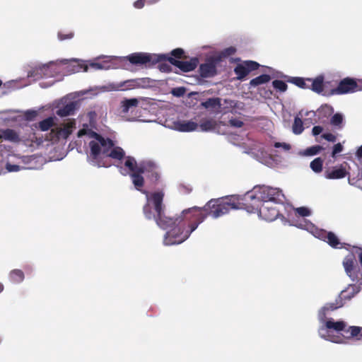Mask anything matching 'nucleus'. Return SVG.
<instances>
[{
	"instance_id": "1",
	"label": "nucleus",
	"mask_w": 362,
	"mask_h": 362,
	"mask_svg": "<svg viewBox=\"0 0 362 362\" xmlns=\"http://www.w3.org/2000/svg\"><path fill=\"white\" fill-rule=\"evenodd\" d=\"M163 198V191L154 192L148 199V203L144 206L143 213L146 219L154 220L161 229H169L164 236L165 245L180 244L185 241L207 216L217 218L232 209H245L242 197L231 195L211 199L202 208L194 206L171 217L165 214Z\"/></svg>"
},
{
	"instance_id": "2",
	"label": "nucleus",
	"mask_w": 362,
	"mask_h": 362,
	"mask_svg": "<svg viewBox=\"0 0 362 362\" xmlns=\"http://www.w3.org/2000/svg\"><path fill=\"white\" fill-rule=\"evenodd\" d=\"M245 209L249 213H256L258 206L263 203H283L284 195L279 188L269 186H256L252 191L242 197Z\"/></svg>"
},
{
	"instance_id": "3",
	"label": "nucleus",
	"mask_w": 362,
	"mask_h": 362,
	"mask_svg": "<svg viewBox=\"0 0 362 362\" xmlns=\"http://www.w3.org/2000/svg\"><path fill=\"white\" fill-rule=\"evenodd\" d=\"M95 140L89 142L90 156L92 162L97 163L100 153L114 160H122L124 158L125 152L120 146H115L111 139L103 136L96 132L93 133Z\"/></svg>"
},
{
	"instance_id": "4",
	"label": "nucleus",
	"mask_w": 362,
	"mask_h": 362,
	"mask_svg": "<svg viewBox=\"0 0 362 362\" xmlns=\"http://www.w3.org/2000/svg\"><path fill=\"white\" fill-rule=\"evenodd\" d=\"M124 158L126 159L124 166L130 171L129 175L134 187L146 196L147 202L144 205L146 206L148 203V199L151 197V195L154 193L153 192L149 194L148 192L142 189V187L144 185V178L142 176V174L145 173V170H147L145 166L146 161H142L137 164L136 160L134 157L129 156L127 157L124 156Z\"/></svg>"
},
{
	"instance_id": "5",
	"label": "nucleus",
	"mask_w": 362,
	"mask_h": 362,
	"mask_svg": "<svg viewBox=\"0 0 362 362\" xmlns=\"http://www.w3.org/2000/svg\"><path fill=\"white\" fill-rule=\"evenodd\" d=\"M187 58L183 49L176 48L172 50L169 54H166V58L164 60H167L171 65L185 73L194 70L199 64L197 57H192L189 61L180 60Z\"/></svg>"
},
{
	"instance_id": "6",
	"label": "nucleus",
	"mask_w": 362,
	"mask_h": 362,
	"mask_svg": "<svg viewBox=\"0 0 362 362\" xmlns=\"http://www.w3.org/2000/svg\"><path fill=\"white\" fill-rule=\"evenodd\" d=\"M358 292V288L355 285H350L348 288L341 291L339 296L333 303H326L319 313V318L321 321L326 317L327 312L333 311L341 308L346 300H351Z\"/></svg>"
},
{
	"instance_id": "7",
	"label": "nucleus",
	"mask_w": 362,
	"mask_h": 362,
	"mask_svg": "<svg viewBox=\"0 0 362 362\" xmlns=\"http://www.w3.org/2000/svg\"><path fill=\"white\" fill-rule=\"evenodd\" d=\"M127 59L134 65L152 66L166 58V54H156L146 52H135L126 57Z\"/></svg>"
},
{
	"instance_id": "8",
	"label": "nucleus",
	"mask_w": 362,
	"mask_h": 362,
	"mask_svg": "<svg viewBox=\"0 0 362 362\" xmlns=\"http://www.w3.org/2000/svg\"><path fill=\"white\" fill-rule=\"evenodd\" d=\"M362 90V78L350 77L341 80L337 88L331 90L332 95H344Z\"/></svg>"
},
{
	"instance_id": "9",
	"label": "nucleus",
	"mask_w": 362,
	"mask_h": 362,
	"mask_svg": "<svg viewBox=\"0 0 362 362\" xmlns=\"http://www.w3.org/2000/svg\"><path fill=\"white\" fill-rule=\"evenodd\" d=\"M346 324L345 322L342 320L334 322L332 318L327 320L325 322V326L320 327L319 329V334L320 337L325 339L329 340L332 342L335 343H341V339H339V337H334L330 334L325 335L322 332L326 330L333 329L337 332H344L346 334H349V332H347Z\"/></svg>"
},
{
	"instance_id": "10",
	"label": "nucleus",
	"mask_w": 362,
	"mask_h": 362,
	"mask_svg": "<svg viewBox=\"0 0 362 362\" xmlns=\"http://www.w3.org/2000/svg\"><path fill=\"white\" fill-rule=\"evenodd\" d=\"M343 266L346 274L353 280H357L362 274L361 269L358 264L354 254L346 255L343 260Z\"/></svg>"
},
{
	"instance_id": "11",
	"label": "nucleus",
	"mask_w": 362,
	"mask_h": 362,
	"mask_svg": "<svg viewBox=\"0 0 362 362\" xmlns=\"http://www.w3.org/2000/svg\"><path fill=\"white\" fill-rule=\"evenodd\" d=\"M220 59L214 56L207 58L204 63L201 64L199 67V74L203 78H212L217 74V65Z\"/></svg>"
},
{
	"instance_id": "12",
	"label": "nucleus",
	"mask_w": 362,
	"mask_h": 362,
	"mask_svg": "<svg viewBox=\"0 0 362 362\" xmlns=\"http://www.w3.org/2000/svg\"><path fill=\"white\" fill-rule=\"evenodd\" d=\"M260 65L255 61L247 60L238 64L234 69L237 78L240 81L244 80L252 71L259 69Z\"/></svg>"
},
{
	"instance_id": "13",
	"label": "nucleus",
	"mask_w": 362,
	"mask_h": 362,
	"mask_svg": "<svg viewBox=\"0 0 362 362\" xmlns=\"http://www.w3.org/2000/svg\"><path fill=\"white\" fill-rule=\"evenodd\" d=\"M76 123L71 120L65 123L62 127H56L52 129L50 132V140L59 141L60 139H67L72 133V129Z\"/></svg>"
},
{
	"instance_id": "14",
	"label": "nucleus",
	"mask_w": 362,
	"mask_h": 362,
	"mask_svg": "<svg viewBox=\"0 0 362 362\" xmlns=\"http://www.w3.org/2000/svg\"><path fill=\"white\" fill-rule=\"evenodd\" d=\"M256 212L267 221H274L279 215V211L274 204L270 203H262L258 206Z\"/></svg>"
},
{
	"instance_id": "15",
	"label": "nucleus",
	"mask_w": 362,
	"mask_h": 362,
	"mask_svg": "<svg viewBox=\"0 0 362 362\" xmlns=\"http://www.w3.org/2000/svg\"><path fill=\"white\" fill-rule=\"evenodd\" d=\"M347 163L334 166L330 171H327L325 173V177L329 180H337L345 177L349 175V172L346 170Z\"/></svg>"
},
{
	"instance_id": "16",
	"label": "nucleus",
	"mask_w": 362,
	"mask_h": 362,
	"mask_svg": "<svg viewBox=\"0 0 362 362\" xmlns=\"http://www.w3.org/2000/svg\"><path fill=\"white\" fill-rule=\"evenodd\" d=\"M145 166L147 170H145L144 174L147 175L148 178H149L152 182L156 183L160 179L157 166L151 161H146Z\"/></svg>"
},
{
	"instance_id": "17",
	"label": "nucleus",
	"mask_w": 362,
	"mask_h": 362,
	"mask_svg": "<svg viewBox=\"0 0 362 362\" xmlns=\"http://www.w3.org/2000/svg\"><path fill=\"white\" fill-rule=\"evenodd\" d=\"M175 127L180 132H189L196 130L198 124L193 121H179L175 123Z\"/></svg>"
},
{
	"instance_id": "18",
	"label": "nucleus",
	"mask_w": 362,
	"mask_h": 362,
	"mask_svg": "<svg viewBox=\"0 0 362 362\" xmlns=\"http://www.w3.org/2000/svg\"><path fill=\"white\" fill-rule=\"evenodd\" d=\"M76 110V103L70 102L68 104L58 109L56 112L57 115L59 117H66L73 115Z\"/></svg>"
},
{
	"instance_id": "19",
	"label": "nucleus",
	"mask_w": 362,
	"mask_h": 362,
	"mask_svg": "<svg viewBox=\"0 0 362 362\" xmlns=\"http://www.w3.org/2000/svg\"><path fill=\"white\" fill-rule=\"evenodd\" d=\"M2 140L18 142L20 141V138L16 131L11 129H6L0 132V141Z\"/></svg>"
},
{
	"instance_id": "20",
	"label": "nucleus",
	"mask_w": 362,
	"mask_h": 362,
	"mask_svg": "<svg viewBox=\"0 0 362 362\" xmlns=\"http://www.w3.org/2000/svg\"><path fill=\"white\" fill-rule=\"evenodd\" d=\"M323 81L324 78L322 76H318L314 80L307 78V81L310 83L309 88H310L312 90L317 93H320L323 91Z\"/></svg>"
},
{
	"instance_id": "21",
	"label": "nucleus",
	"mask_w": 362,
	"mask_h": 362,
	"mask_svg": "<svg viewBox=\"0 0 362 362\" xmlns=\"http://www.w3.org/2000/svg\"><path fill=\"white\" fill-rule=\"evenodd\" d=\"M199 126L202 132H209L214 130L217 127L218 124L214 119H202Z\"/></svg>"
},
{
	"instance_id": "22",
	"label": "nucleus",
	"mask_w": 362,
	"mask_h": 362,
	"mask_svg": "<svg viewBox=\"0 0 362 362\" xmlns=\"http://www.w3.org/2000/svg\"><path fill=\"white\" fill-rule=\"evenodd\" d=\"M201 105L206 109H219L221 106L219 98H211L202 102Z\"/></svg>"
},
{
	"instance_id": "23",
	"label": "nucleus",
	"mask_w": 362,
	"mask_h": 362,
	"mask_svg": "<svg viewBox=\"0 0 362 362\" xmlns=\"http://www.w3.org/2000/svg\"><path fill=\"white\" fill-rule=\"evenodd\" d=\"M9 279L11 282L15 284H19L24 280L25 275L22 270L16 269L10 272Z\"/></svg>"
},
{
	"instance_id": "24",
	"label": "nucleus",
	"mask_w": 362,
	"mask_h": 362,
	"mask_svg": "<svg viewBox=\"0 0 362 362\" xmlns=\"http://www.w3.org/2000/svg\"><path fill=\"white\" fill-rule=\"evenodd\" d=\"M330 124L337 129H341L344 127V117L341 113H335L330 119Z\"/></svg>"
},
{
	"instance_id": "25",
	"label": "nucleus",
	"mask_w": 362,
	"mask_h": 362,
	"mask_svg": "<svg viewBox=\"0 0 362 362\" xmlns=\"http://www.w3.org/2000/svg\"><path fill=\"white\" fill-rule=\"evenodd\" d=\"M326 242L334 248H341V243L337 236L332 232H328L326 235Z\"/></svg>"
},
{
	"instance_id": "26",
	"label": "nucleus",
	"mask_w": 362,
	"mask_h": 362,
	"mask_svg": "<svg viewBox=\"0 0 362 362\" xmlns=\"http://www.w3.org/2000/svg\"><path fill=\"white\" fill-rule=\"evenodd\" d=\"M347 332H349V335H345V337L347 339H351L352 337H357V339H362V327L357 326H349L347 328Z\"/></svg>"
},
{
	"instance_id": "27",
	"label": "nucleus",
	"mask_w": 362,
	"mask_h": 362,
	"mask_svg": "<svg viewBox=\"0 0 362 362\" xmlns=\"http://www.w3.org/2000/svg\"><path fill=\"white\" fill-rule=\"evenodd\" d=\"M271 80V76L269 74H262L250 81V86L256 87L259 85L266 83Z\"/></svg>"
},
{
	"instance_id": "28",
	"label": "nucleus",
	"mask_w": 362,
	"mask_h": 362,
	"mask_svg": "<svg viewBox=\"0 0 362 362\" xmlns=\"http://www.w3.org/2000/svg\"><path fill=\"white\" fill-rule=\"evenodd\" d=\"M334 112V108L327 104L322 105L318 108L317 114L319 117L327 118Z\"/></svg>"
},
{
	"instance_id": "29",
	"label": "nucleus",
	"mask_w": 362,
	"mask_h": 362,
	"mask_svg": "<svg viewBox=\"0 0 362 362\" xmlns=\"http://www.w3.org/2000/svg\"><path fill=\"white\" fill-rule=\"evenodd\" d=\"M236 48L231 46L223 49L222 51L218 53L217 55L214 56L216 59H220V62L223 59L227 58L230 56L233 55L236 52Z\"/></svg>"
},
{
	"instance_id": "30",
	"label": "nucleus",
	"mask_w": 362,
	"mask_h": 362,
	"mask_svg": "<svg viewBox=\"0 0 362 362\" xmlns=\"http://www.w3.org/2000/svg\"><path fill=\"white\" fill-rule=\"evenodd\" d=\"M138 104L139 101L136 98L125 99L122 102V112H128L131 107H136Z\"/></svg>"
},
{
	"instance_id": "31",
	"label": "nucleus",
	"mask_w": 362,
	"mask_h": 362,
	"mask_svg": "<svg viewBox=\"0 0 362 362\" xmlns=\"http://www.w3.org/2000/svg\"><path fill=\"white\" fill-rule=\"evenodd\" d=\"M54 118L52 117H47V118L42 120L41 122H40L38 124V127L40 128V129L41 131L45 132V131H47L51 127H52L54 126Z\"/></svg>"
},
{
	"instance_id": "32",
	"label": "nucleus",
	"mask_w": 362,
	"mask_h": 362,
	"mask_svg": "<svg viewBox=\"0 0 362 362\" xmlns=\"http://www.w3.org/2000/svg\"><path fill=\"white\" fill-rule=\"evenodd\" d=\"M304 130L303 123L300 118L296 117L292 125V131L295 134H300Z\"/></svg>"
},
{
	"instance_id": "33",
	"label": "nucleus",
	"mask_w": 362,
	"mask_h": 362,
	"mask_svg": "<svg viewBox=\"0 0 362 362\" xmlns=\"http://www.w3.org/2000/svg\"><path fill=\"white\" fill-rule=\"evenodd\" d=\"M323 162V159L320 157L316 158L311 161L310 165V168L316 173H321L322 170Z\"/></svg>"
},
{
	"instance_id": "34",
	"label": "nucleus",
	"mask_w": 362,
	"mask_h": 362,
	"mask_svg": "<svg viewBox=\"0 0 362 362\" xmlns=\"http://www.w3.org/2000/svg\"><path fill=\"white\" fill-rule=\"evenodd\" d=\"M288 82H291L301 88H310V85L307 83V79H304L303 78L293 77L288 80Z\"/></svg>"
},
{
	"instance_id": "35",
	"label": "nucleus",
	"mask_w": 362,
	"mask_h": 362,
	"mask_svg": "<svg viewBox=\"0 0 362 362\" xmlns=\"http://www.w3.org/2000/svg\"><path fill=\"white\" fill-rule=\"evenodd\" d=\"M295 214L301 217L309 216L311 214L310 210L305 206L294 209Z\"/></svg>"
},
{
	"instance_id": "36",
	"label": "nucleus",
	"mask_w": 362,
	"mask_h": 362,
	"mask_svg": "<svg viewBox=\"0 0 362 362\" xmlns=\"http://www.w3.org/2000/svg\"><path fill=\"white\" fill-rule=\"evenodd\" d=\"M322 149V146L315 145L306 148L304 153L306 156H314L319 153Z\"/></svg>"
},
{
	"instance_id": "37",
	"label": "nucleus",
	"mask_w": 362,
	"mask_h": 362,
	"mask_svg": "<svg viewBox=\"0 0 362 362\" xmlns=\"http://www.w3.org/2000/svg\"><path fill=\"white\" fill-rule=\"evenodd\" d=\"M273 87L280 92H285L287 90V84L281 80H274L272 82Z\"/></svg>"
},
{
	"instance_id": "38",
	"label": "nucleus",
	"mask_w": 362,
	"mask_h": 362,
	"mask_svg": "<svg viewBox=\"0 0 362 362\" xmlns=\"http://www.w3.org/2000/svg\"><path fill=\"white\" fill-rule=\"evenodd\" d=\"M166 61L167 60L159 62L158 69L162 72L170 73L173 71V69L170 64L166 63Z\"/></svg>"
},
{
	"instance_id": "39",
	"label": "nucleus",
	"mask_w": 362,
	"mask_h": 362,
	"mask_svg": "<svg viewBox=\"0 0 362 362\" xmlns=\"http://www.w3.org/2000/svg\"><path fill=\"white\" fill-rule=\"evenodd\" d=\"M37 115V113L35 110H27L24 114L25 119L28 121L34 120Z\"/></svg>"
},
{
	"instance_id": "40",
	"label": "nucleus",
	"mask_w": 362,
	"mask_h": 362,
	"mask_svg": "<svg viewBox=\"0 0 362 362\" xmlns=\"http://www.w3.org/2000/svg\"><path fill=\"white\" fill-rule=\"evenodd\" d=\"M179 190L182 194H187L192 191V187L189 185L180 184L179 185Z\"/></svg>"
},
{
	"instance_id": "41",
	"label": "nucleus",
	"mask_w": 362,
	"mask_h": 362,
	"mask_svg": "<svg viewBox=\"0 0 362 362\" xmlns=\"http://www.w3.org/2000/svg\"><path fill=\"white\" fill-rule=\"evenodd\" d=\"M74 36V33L73 32H69L66 34H64L62 32L58 33V38L59 40H65L71 39Z\"/></svg>"
},
{
	"instance_id": "42",
	"label": "nucleus",
	"mask_w": 362,
	"mask_h": 362,
	"mask_svg": "<svg viewBox=\"0 0 362 362\" xmlns=\"http://www.w3.org/2000/svg\"><path fill=\"white\" fill-rule=\"evenodd\" d=\"M342 151L343 146L340 143L334 144L332 152V156L335 157L337 154L341 153Z\"/></svg>"
},
{
	"instance_id": "43",
	"label": "nucleus",
	"mask_w": 362,
	"mask_h": 362,
	"mask_svg": "<svg viewBox=\"0 0 362 362\" xmlns=\"http://www.w3.org/2000/svg\"><path fill=\"white\" fill-rule=\"evenodd\" d=\"M321 137L330 142H335L337 140L336 136L332 134V133L323 134H322Z\"/></svg>"
},
{
	"instance_id": "44",
	"label": "nucleus",
	"mask_w": 362,
	"mask_h": 362,
	"mask_svg": "<svg viewBox=\"0 0 362 362\" xmlns=\"http://www.w3.org/2000/svg\"><path fill=\"white\" fill-rule=\"evenodd\" d=\"M229 123L230 126L238 128L242 127L244 124L243 122L238 119H231L229 120Z\"/></svg>"
},
{
	"instance_id": "45",
	"label": "nucleus",
	"mask_w": 362,
	"mask_h": 362,
	"mask_svg": "<svg viewBox=\"0 0 362 362\" xmlns=\"http://www.w3.org/2000/svg\"><path fill=\"white\" fill-rule=\"evenodd\" d=\"M275 148H280L282 147L285 151H289L291 149V146L288 144L286 143H280V142H276L274 145Z\"/></svg>"
},
{
	"instance_id": "46",
	"label": "nucleus",
	"mask_w": 362,
	"mask_h": 362,
	"mask_svg": "<svg viewBox=\"0 0 362 362\" xmlns=\"http://www.w3.org/2000/svg\"><path fill=\"white\" fill-rule=\"evenodd\" d=\"M6 168L8 172H17L20 170V166L17 165L7 163Z\"/></svg>"
},
{
	"instance_id": "47",
	"label": "nucleus",
	"mask_w": 362,
	"mask_h": 362,
	"mask_svg": "<svg viewBox=\"0 0 362 362\" xmlns=\"http://www.w3.org/2000/svg\"><path fill=\"white\" fill-rule=\"evenodd\" d=\"M89 66H90V67H91L92 69H94L95 70L105 69V65L103 64L102 63H98V62H92L89 64Z\"/></svg>"
},
{
	"instance_id": "48",
	"label": "nucleus",
	"mask_w": 362,
	"mask_h": 362,
	"mask_svg": "<svg viewBox=\"0 0 362 362\" xmlns=\"http://www.w3.org/2000/svg\"><path fill=\"white\" fill-rule=\"evenodd\" d=\"M323 131V128L321 126H314L312 129V133L314 136H317L321 134Z\"/></svg>"
},
{
	"instance_id": "49",
	"label": "nucleus",
	"mask_w": 362,
	"mask_h": 362,
	"mask_svg": "<svg viewBox=\"0 0 362 362\" xmlns=\"http://www.w3.org/2000/svg\"><path fill=\"white\" fill-rule=\"evenodd\" d=\"M146 0H137L134 3V6L136 8L140 9L144 6Z\"/></svg>"
},
{
	"instance_id": "50",
	"label": "nucleus",
	"mask_w": 362,
	"mask_h": 362,
	"mask_svg": "<svg viewBox=\"0 0 362 362\" xmlns=\"http://www.w3.org/2000/svg\"><path fill=\"white\" fill-rule=\"evenodd\" d=\"M125 83H129V86H137L136 83V81L135 80H128V81H126L123 83H121L119 86H118V88H122V86H124V85Z\"/></svg>"
},
{
	"instance_id": "51",
	"label": "nucleus",
	"mask_w": 362,
	"mask_h": 362,
	"mask_svg": "<svg viewBox=\"0 0 362 362\" xmlns=\"http://www.w3.org/2000/svg\"><path fill=\"white\" fill-rule=\"evenodd\" d=\"M356 156L359 159L362 158V145L356 151Z\"/></svg>"
},
{
	"instance_id": "52",
	"label": "nucleus",
	"mask_w": 362,
	"mask_h": 362,
	"mask_svg": "<svg viewBox=\"0 0 362 362\" xmlns=\"http://www.w3.org/2000/svg\"><path fill=\"white\" fill-rule=\"evenodd\" d=\"M86 134V130L85 129H80L78 132V137H81L83 135H84Z\"/></svg>"
},
{
	"instance_id": "53",
	"label": "nucleus",
	"mask_w": 362,
	"mask_h": 362,
	"mask_svg": "<svg viewBox=\"0 0 362 362\" xmlns=\"http://www.w3.org/2000/svg\"><path fill=\"white\" fill-rule=\"evenodd\" d=\"M184 92V90L178 89V93H175V91H173V93L175 95H180Z\"/></svg>"
},
{
	"instance_id": "54",
	"label": "nucleus",
	"mask_w": 362,
	"mask_h": 362,
	"mask_svg": "<svg viewBox=\"0 0 362 362\" xmlns=\"http://www.w3.org/2000/svg\"><path fill=\"white\" fill-rule=\"evenodd\" d=\"M81 68H82L83 69V71H87L88 69V65H81Z\"/></svg>"
},
{
	"instance_id": "55",
	"label": "nucleus",
	"mask_w": 362,
	"mask_h": 362,
	"mask_svg": "<svg viewBox=\"0 0 362 362\" xmlns=\"http://www.w3.org/2000/svg\"><path fill=\"white\" fill-rule=\"evenodd\" d=\"M158 1H159V0H149V1H148V3H149V4H153V3H156V2Z\"/></svg>"
},
{
	"instance_id": "56",
	"label": "nucleus",
	"mask_w": 362,
	"mask_h": 362,
	"mask_svg": "<svg viewBox=\"0 0 362 362\" xmlns=\"http://www.w3.org/2000/svg\"><path fill=\"white\" fill-rule=\"evenodd\" d=\"M4 290V286L1 283H0V293Z\"/></svg>"
},
{
	"instance_id": "57",
	"label": "nucleus",
	"mask_w": 362,
	"mask_h": 362,
	"mask_svg": "<svg viewBox=\"0 0 362 362\" xmlns=\"http://www.w3.org/2000/svg\"><path fill=\"white\" fill-rule=\"evenodd\" d=\"M2 85V81L0 80V87Z\"/></svg>"
},
{
	"instance_id": "58",
	"label": "nucleus",
	"mask_w": 362,
	"mask_h": 362,
	"mask_svg": "<svg viewBox=\"0 0 362 362\" xmlns=\"http://www.w3.org/2000/svg\"><path fill=\"white\" fill-rule=\"evenodd\" d=\"M1 342V339H0V343Z\"/></svg>"
}]
</instances>
